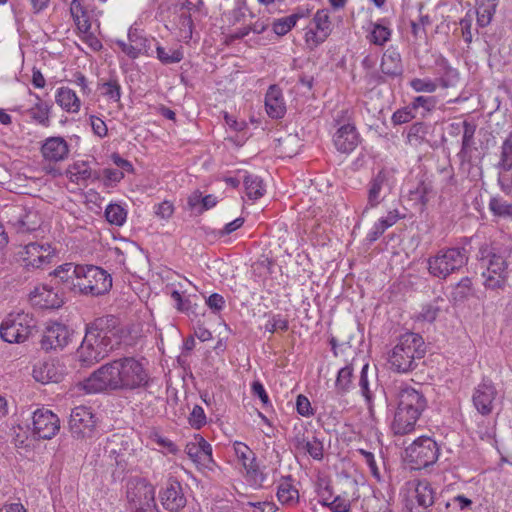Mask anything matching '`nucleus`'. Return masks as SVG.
<instances>
[{
  "instance_id": "obj_1",
  "label": "nucleus",
  "mask_w": 512,
  "mask_h": 512,
  "mask_svg": "<svg viewBox=\"0 0 512 512\" xmlns=\"http://www.w3.org/2000/svg\"><path fill=\"white\" fill-rule=\"evenodd\" d=\"M149 374L143 359L127 356L101 365L82 382L88 394L128 391L145 386Z\"/></svg>"
},
{
  "instance_id": "obj_2",
  "label": "nucleus",
  "mask_w": 512,
  "mask_h": 512,
  "mask_svg": "<svg viewBox=\"0 0 512 512\" xmlns=\"http://www.w3.org/2000/svg\"><path fill=\"white\" fill-rule=\"evenodd\" d=\"M165 27L180 42L192 39L194 20L200 9L188 0H154Z\"/></svg>"
},
{
  "instance_id": "obj_3",
  "label": "nucleus",
  "mask_w": 512,
  "mask_h": 512,
  "mask_svg": "<svg viewBox=\"0 0 512 512\" xmlns=\"http://www.w3.org/2000/svg\"><path fill=\"white\" fill-rule=\"evenodd\" d=\"M427 407L424 395L412 387H403L397 395V408L390 429L394 435L404 436L415 430L416 423Z\"/></svg>"
},
{
  "instance_id": "obj_4",
  "label": "nucleus",
  "mask_w": 512,
  "mask_h": 512,
  "mask_svg": "<svg viewBox=\"0 0 512 512\" xmlns=\"http://www.w3.org/2000/svg\"><path fill=\"white\" fill-rule=\"evenodd\" d=\"M425 355V343L421 335L406 332L397 338L387 354V362L394 372L408 373L417 366L416 361Z\"/></svg>"
},
{
  "instance_id": "obj_5",
  "label": "nucleus",
  "mask_w": 512,
  "mask_h": 512,
  "mask_svg": "<svg viewBox=\"0 0 512 512\" xmlns=\"http://www.w3.org/2000/svg\"><path fill=\"white\" fill-rule=\"evenodd\" d=\"M112 350L108 332L99 328L97 322L86 325L85 336L77 349V359L82 365L90 366L104 359Z\"/></svg>"
},
{
  "instance_id": "obj_6",
  "label": "nucleus",
  "mask_w": 512,
  "mask_h": 512,
  "mask_svg": "<svg viewBox=\"0 0 512 512\" xmlns=\"http://www.w3.org/2000/svg\"><path fill=\"white\" fill-rule=\"evenodd\" d=\"M481 275L486 289L502 290L508 279V263L504 252L495 248L481 249Z\"/></svg>"
},
{
  "instance_id": "obj_7",
  "label": "nucleus",
  "mask_w": 512,
  "mask_h": 512,
  "mask_svg": "<svg viewBox=\"0 0 512 512\" xmlns=\"http://www.w3.org/2000/svg\"><path fill=\"white\" fill-rule=\"evenodd\" d=\"M74 292L82 295L99 296L112 287L111 275L101 267L78 264Z\"/></svg>"
},
{
  "instance_id": "obj_8",
  "label": "nucleus",
  "mask_w": 512,
  "mask_h": 512,
  "mask_svg": "<svg viewBox=\"0 0 512 512\" xmlns=\"http://www.w3.org/2000/svg\"><path fill=\"white\" fill-rule=\"evenodd\" d=\"M467 262L468 255L464 248H442L435 255L429 257L428 271L433 277L446 279L464 267Z\"/></svg>"
},
{
  "instance_id": "obj_9",
  "label": "nucleus",
  "mask_w": 512,
  "mask_h": 512,
  "mask_svg": "<svg viewBox=\"0 0 512 512\" xmlns=\"http://www.w3.org/2000/svg\"><path fill=\"white\" fill-rule=\"evenodd\" d=\"M35 327L36 322L32 314L24 311L11 312L0 325V337L7 343H23Z\"/></svg>"
},
{
  "instance_id": "obj_10",
  "label": "nucleus",
  "mask_w": 512,
  "mask_h": 512,
  "mask_svg": "<svg viewBox=\"0 0 512 512\" xmlns=\"http://www.w3.org/2000/svg\"><path fill=\"white\" fill-rule=\"evenodd\" d=\"M126 498L131 512H159L155 503V488L144 478L128 480Z\"/></svg>"
},
{
  "instance_id": "obj_11",
  "label": "nucleus",
  "mask_w": 512,
  "mask_h": 512,
  "mask_svg": "<svg viewBox=\"0 0 512 512\" xmlns=\"http://www.w3.org/2000/svg\"><path fill=\"white\" fill-rule=\"evenodd\" d=\"M439 455L437 442L428 436L418 437L405 449L406 461L416 470L435 464Z\"/></svg>"
},
{
  "instance_id": "obj_12",
  "label": "nucleus",
  "mask_w": 512,
  "mask_h": 512,
  "mask_svg": "<svg viewBox=\"0 0 512 512\" xmlns=\"http://www.w3.org/2000/svg\"><path fill=\"white\" fill-rule=\"evenodd\" d=\"M57 256V248L49 242H30L19 252L20 261L27 270L45 269Z\"/></svg>"
},
{
  "instance_id": "obj_13",
  "label": "nucleus",
  "mask_w": 512,
  "mask_h": 512,
  "mask_svg": "<svg viewBox=\"0 0 512 512\" xmlns=\"http://www.w3.org/2000/svg\"><path fill=\"white\" fill-rule=\"evenodd\" d=\"M403 497L409 512H421L434 502V492L427 480H411L405 483Z\"/></svg>"
},
{
  "instance_id": "obj_14",
  "label": "nucleus",
  "mask_w": 512,
  "mask_h": 512,
  "mask_svg": "<svg viewBox=\"0 0 512 512\" xmlns=\"http://www.w3.org/2000/svg\"><path fill=\"white\" fill-rule=\"evenodd\" d=\"M350 116V110L343 109L335 118L339 128L333 135V143L337 151L345 154L353 152L360 143V134L355 125L351 123L341 124L342 121L349 120Z\"/></svg>"
},
{
  "instance_id": "obj_15",
  "label": "nucleus",
  "mask_w": 512,
  "mask_h": 512,
  "mask_svg": "<svg viewBox=\"0 0 512 512\" xmlns=\"http://www.w3.org/2000/svg\"><path fill=\"white\" fill-rule=\"evenodd\" d=\"M233 450L244 469L245 479L249 485L254 488L261 487L266 476L259 468L255 453L245 443L239 441L233 443Z\"/></svg>"
},
{
  "instance_id": "obj_16",
  "label": "nucleus",
  "mask_w": 512,
  "mask_h": 512,
  "mask_svg": "<svg viewBox=\"0 0 512 512\" xmlns=\"http://www.w3.org/2000/svg\"><path fill=\"white\" fill-rule=\"evenodd\" d=\"M332 22L328 9H320L314 14L310 25L306 27L304 40L309 49H314L330 36Z\"/></svg>"
},
{
  "instance_id": "obj_17",
  "label": "nucleus",
  "mask_w": 512,
  "mask_h": 512,
  "mask_svg": "<svg viewBox=\"0 0 512 512\" xmlns=\"http://www.w3.org/2000/svg\"><path fill=\"white\" fill-rule=\"evenodd\" d=\"M73 331L64 323L58 321L49 322L44 330L41 347L49 350H62L72 340Z\"/></svg>"
},
{
  "instance_id": "obj_18",
  "label": "nucleus",
  "mask_w": 512,
  "mask_h": 512,
  "mask_svg": "<svg viewBox=\"0 0 512 512\" xmlns=\"http://www.w3.org/2000/svg\"><path fill=\"white\" fill-rule=\"evenodd\" d=\"M60 430V420L51 410L39 408L32 414V431L39 439H52Z\"/></svg>"
},
{
  "instance_id": "obj_19",
  "label": "nucleus",
  "mask_w": 512,
  "mask_h": 512,
  "mask_svg": "<svg viewBox=\"0 0 512 512\" xmlns=\"http://www.w3.org/2000/svg\"><path fill=\"white\" fill-rule=\"evenodd\" d=\"M185 453L193 463L201 469L212 470L215 465L212 456V447L200 434H195L193 438L187 442Z\"/></svg>"
},
{
  "instance_id": "obj_20",
  "label": "nucleus",
  "mask_w": 512,
  "mask_h": 512,
  "mask_svg": "<svg viewBox=\"0 0 512 512\" xmlns=\"http://www.w3.org/2000/svg\"><path fill=\"white\" fill-rule=\"evenodd\" d=\"M32 374L42 384L57 383L65 375V367L57 359H43L34 364Z\"/></svg>"
},
{
  "instance_id": "obj_21",
  "label": "nucleus",
  "mask_w": 512,
  "mask_h": 512,
  "mask_svg": "<svg viewBox=\"0 0 512 512\" xmlns=\"http://www.w3.org/2000/svg\"><path fill=\"white\" fill-rule=\"evenodd\" d=\"M159 499L164 509L170 512L183 509L187 502L180 482L172 478L159 491Z\"/></svg>"
},
{
  "instance_id": "obj_22",
  "label": "nucleus",
  "mask_w": 512,
  "mask_h": 512,
  "mask_svg": "<svg viewBox=\"0 0 512 512\" xmlns=\"http://www.w3.org/2000/svg\"><path fill=\"white\" fill-rule=\"evenodd\" d=\"M96 425V418L91 408L86 406L75 407L69 419V428L73 435L85 437L92 433Z\"/></svg>"
},
{
  "instance_id": "obj_23",
  "label": "nucleus",
  "mask_w": 512,
  "mask_h": 512,
  "mask_svg": "<svg viewBox=\"0 0 512 512\" xmlns=\"http://www.w3.org/2000/svg\"><path fill=\"white\" fill-rule=\"evenodd\" d=\"M31 304L40 309H57L63 304V297L48 285H38L29 294Z\"/></svg>"
},
{
  "instance_id": "obj_24",
  "label": "nucleus",
  "mask_w": 512,
  "mask_h": 512,
  "mask_svg": "<svg viewBox=\"0 0 512 512\" xmlns=\"http://www.w3.org/2000/svg\"><path fill=\"white\" fill-rule=\"evenodd\" d=\"M496 395L494 385L484 381L475 388L472 396L473 405L480 414L488 415L493 411Z\"/></svg>"
},
{
  "instance_id": "obj_25",
  "label": "nucleus",
  "mask_w": 512,
  "mask_h": 512,
  "mask_svg": "<svg viewBox=\"0 0 512 512\" xmlns=\"http://www.w3.org/2000/svg\"><path fill=\"white\" fill-rule=\"evenodd\" d=\"M70 146L61 136L48 137L41 146V154L48 162H61L68 158Z\"/></svg>"
},
{
  "instance_id": "obj_26",
  "label": "nucleus",
  "mask_w": 512,
  "mask_h": 512,
  "mask_svg": "<svg viewBox=\"0 0 512 512\" xmlns=\"http://www.w3.org/2000/svg\"><path fill=\"white\" fill-rule=\"evenodd\" d=\"M265 109L269 117L281 119L286 113V104L281 89L271 85L265 95Z\"/></svg>"
},
{
  "instance_id": "obj_27",
  "label": "nucleus",
  "mask_w": 512,
  "mask_h": 512,
  "mask_svg": "<svg viewBox=\"0 0 512 512\" xmlns=\"http://www.w3.org/2000/svg\"><path fill=\"white\" fill-rule=\"evenodd\" d=\"M56 104L66 113L77 114L81 110L82 102L77 93L70 87L62 86L55 91Z\"/></svg>"
},
{
  "instance_id": "obj_28",
  "label": "nucleus",
  "mask_w": 512,
  "mask_h": 512,
  "mask_svg": "<svg viewBox=\"0 0 512 512\" xmlns=\"http://www.w3.org/2000/svg\"><path fill=\"white\" fill-rule=\"evenodd\" d=\"M41 216L36 210H21L15 219H10V223L18 233H26L36 230L41 224Z\"/></svg>"
},
{
  "instance_id": "obj_29",
  "label": "nucleus",
  "mask_w": 512,
  "mask_h": 512,
  "mask_svg": "<svg viewBox=\"0 0 512 512\" xmlns=\"http://www.w3.org/2000/svg\"><path fill=\"white\" fill-rule=\"evenodd\" d=\"M436 64L438 77L435 79L438 81V87L444 89L456 87L460 81L459 71L452 67L445 58H440Z\"/></svg>"
},
{
  "instance_id": "obj_30",
  "label": "nucleus",
  "mask_w": 512,
  "mask_h": 512,
  "mask_svg": "<svg viewBox=\"0 0 512 512\" xmlns=\"http://www.w3.org/2000/svg\"><path fill=\"white\" fill-rule=\"evenodd\" d=\"M403 216L398 209H392L385 216L380 217L367 233V240L375 242L387 229L395 225Z\"/></svg>"
},
{
  "instance_id": "obj_31",
  "label": "nucleus",
  "mask_w": 512,
  "mask_h": 512,
  "mask_svg": "<svg viewBox=\"0 0 512 512\" xmlns=\"http://www.w3.org/2000/svg\"><path fill=\"white\" fill-rule=\"evenodd\" d=\"M296 449L308 453L313 459L321 460L323 458V443L316 437H305L304 435H297L294 438Z\"/></svg>"
},
{
  "instance_id": "obj_32",
  "label": "nucleus",
  "mask_w": 512,
  "mask_h": 512,
  "mask_svg": "<svg viewBox=\"0 0 512 512\" xmlns=\"http://www.w3.org/2000/svg\"><path fill=\"white\" fill-rule=\"evenodd\" d=\"M366 32L368 42L377 46H383L388 42L392 33L391 29L384 24V20L376 23L370 22L366 28Z\"/></svg>"
},
{
  "instance_id": "obj_33",
  "label": "nucleus",
  "mask_w": 512,
  "mask_h": 512,
  "mask_svg": "<svg viewBox=\"0 0 512 512\" xmlns=\"http://www.w3.org/2000/svg\"><path fill=\"white\" fill-rule=\"evenodd\" d=\"M387 186V175L384 171H380L369 183L368 188V207H377L383 197L381 195L384 188Z\"/></svg>"
},
{
  "instance_id": "obj_34",
  "label": "nucleus",
  "mask_w": 512,
  "mask_h": 512,
  "mask_svg": "<svg viewBox=\"0 0 512 512\" xmlns=\"http://www.w3.org/2000/svg\"><path fill=\"white\" fill-rule=\"evenodd\" d=\"M277 498L284 505H295L299 500V492L290 477L283 478L277 487Z\"/></svg>"
},
{
  "instance_id": "obj_35",
  "label": "nucleus",
  "mask_w": 512,
  "mask_h": 512,
  "mask_svg": "<svg viewBox=\"0 0 512 512\" xmlns=\"http://www.w3.org/2000/svg\"><path fill=\"white\" fill-rule=\"evenodd\" d=\"M70 12L81 34L92 31V24L89 20L87 12L79 0H72L70 4Z\"/></svg>"
},
{
  "instance_id": "obj_36",
  "label": "nucleus",
  "mask_w": 512,
  "mask_h": 512,
  "mask_svg": "<svg viewBox=\"0 0 512 512\" xmlns=\"http://www.w3.org/2000/svg\"><path fill=\"white\" fill-rule=\"evenodd\" d=\"M68 179L76 184H84L92 176L89 164L85 161H76L66 170Z\"/></svg>"
},
{
  "instance_id": "obj_37",
  "label": "nucleus",
  "mask_w": 512,
  "mask_h": 512,
  "mask_svg": "<svg viewBox=\"0 0 512 512\" xmlns=\"http://www.w3.org/2000/svg\"><path fill=\"white\" fill-rule=\"evenodd\" d=\"M77 270L78 265L64 263L56 267L51 274L74 292V285L78 274Z\"/></svg>"
},
{
  "instance_id": "obj_38",
  "label": "nucleus",
  "mask_w": 512,
  "mask_h": 512,
  "mask_svg": "<svg viewBox=\"0 0 512 512\" xmlns=\"http://www.w3.org/2000/svg\"><path fill=\"white\" fill-rule=\"evenodd\" d=\"M35 97L37 102L28 109V116L37 124L48 127L50 125V106L43 102L38 95Z\"/></svg>"
},
{
  "instance_id": "obj_39",
  "label": "nucleus",
  "mask_w": 512,
  "mask_h": 512,
  "mask_svg": "<svg viewBox=\"0 0 512 512\" xmlns=\"http://www.w3.org/2000/svg\"><path fill=\"white\" fill-rule=\"evenodd\" d=\"M477 23L481 27L487 26L496 11L497 0H476Z\"/></svg>"
},
{
  "instance_id": "obj_40",
  "label": "nucleus",
  "mask_w": 512,
  "mask_h": 512,
  "mask_svg": "<svg viewBox=\"0 0 512 512\" xmlns=\"http://www.w3.org/2000/svg\"><path fill=\"white\" fill-rule=\"evenodd\" d=\"M101 94L110 102L118 103L121 100L122 88L117 77L112 76L99 84Z\"/></svg>"
},
{
  "instance_id": "obj_41",
  "label": "nucleus",
  "mask_w": 512,
  "mask_h": 512,
  "mask_svg": "<svg viewBox=\"0 0 512 512\" xmlns=\"http://www.w3.org/2000/svg\"><path fill=\"white\" fill-rule=\"evenodd\" d=\"M244 188L246 196L250 200H257L261 198L266 189L262 179L259 176L247 174L244 177Z\"/></svg>"
},
{
  "instance_id": "obj_42",
  "label": "nucleus",
  "mask_w": 512,
  "mask_h": 512,
  "mask_svg": "<svg viewBox=\"0 0 512 512\" xmlns=\"http://www.w3.org/2000/svg\"><path fill=\"white\" fill-rule=\"evenodd\" d=\"M381 70L387 75H399L402 71L400 54L395 51L384 53L381 61Z\"/></svg>"
},
{
  "instance_id": "obj_43",
  "label": "nucleus",
  "mask_w": 512,
  "mask_h": 512,
  "mask_svg": "<svg viewBox=\"0 0 512 512\" xmlns=\"http://www.w3.org/2000/svg\"><path fill=\"white\" fill-rule=\"evenodd\" d=\"M156 57L164 65L179 63L184 58L182 47L165 48L161 45L156 46Z\"/></svg>"
},
{
  "instance_id": "obj_44",
  "label": "nucleus",
  "mask_w": 512,
  "mask_h": 512,
  "mask_svg": "<svg viewBox=\"0 0 512 512\" xmlns=\"http://www.w3.org/2000/svg\"><path fill=\"white\" fill-rule=\"evenodd\" d=\"M127 209L117 203H110L105 209L106 220L114 226L121 227L127 220Z\"/></svg>"
},
{
  "instance_id": "obj_45",
  "label": "nucleus",
  "mask_w": 512,
  "mask_h": 512,
  "mask_svg": "<svg viewBox=\"0 0 512 512\" xmlns=\"http://www.w3.org/2000/svg\"><path fill=\"white\" fill-rule=\"evenodd\" d=\"M305 15V12L301 11L276 20L273 24L274 33L279 36L287 34L296 25L297 21Z\"/></svg>"
},
{
  "instance_id": "obj_46",
  "label": "nucleus",
  "mask_w": 512,
  "mask_h": 512,
  "mask_svg": "<svg viewBox=\"0 0 512 512\" xmlns=\"http://www.w3.org/2000/svg\"><path fill=\"white\" fill-rule=\"evenodd\" d=\"M318 502L323 506H328L331 509H338V502L341 501L339 497H334L332 489L328 484L319 483L317 486Z\"/></svg>"
},
{
  "instance_id": "obj_47",
  "label": "nucleus",
  "mask_w": 512,
  "mask_h": 512,
  "mask_svg": "<svg viewBox=\"0 0 512 512\" xmlns=\"http://www.w3.org/2000/svg\"><path fill=\"white\" fill-rule=\"evenodd\" d=\"M409 86L416 93H429L432 94L438 89V81L430 77L412 78L409 81Z\"/></svg>"
},
{
  "instance_id": "obj_48",
  "label": "nucleus",
  "mask_w": 512,
  "mask_h": 512,
  "mask_svg": "<svg viewBox=\"0 0 512 512\" xmlns=\"http://www.w3.org/2000/svg\"><path fill=\"white\" fill-rule=\"evenodd\" d=\"M368 369H369L368 364L363 365V367L361 369V373H360V378H359V387H360V392L365 399L369 414L371 416V415H373L374 411H373L372 393L369 388V380H368V375H367Z\"/></svg>"
},
{
  "instance_id": "obj_49",
  "label": "nucleus",
  "mask_w": 512,
  "mask_h": 512,
  "mask_svg": "<svg viewBox=\"0 0 512 512\" xmlns=\"http://www.w3.org/2000/svg\"><path fill=\"white\" fill-rule=\"evenodd\" d=\"M353 369L351 366H345L338 371L335 381V387L341 394L347 393L353 385Z\"/></svg>"
},
{
  "instance_id": "obj_50",
  "label": "nucleus",
  "mask_w": 512,
  "mask_h": 512,
  "mask_svg": "<svg viewBox=\"0 0 512 512\" xmlns=\"http://www.w3.org/2000/svg\"><path fill=\"white\" fill-rule=\"evenodd\" d=\"M124 176L123 171L106 167L100 172L98 178L106 188H114L122 181Z\"/></svg>"
},
{
  "instance_id": "obj_51",
  "label": "nucleus",
  "mask_w": 512,
  "mask_h": 512,
  "mask_svg": "<svg viewBox=\"0 0 512 512\" xmlns=\"http://www.w3.org/2000/svg\"><path fill=\"white\" fill-rule=\"evenodd\" d=\"M497 168L502 171H510L512 169V134H510L502 143L500 160Z\"/></svg>"
},
{
  "instance_id": "obj_52",
  "label": "nucleus",
  "mask_w": 512,
  "mask_h": 512,
  "mask_svg": "<svg viewBox=\"0 0 512 512\" xmlns=\"http://www.w3.org/2000/svg\"><path fill=\"white\" fill-rule=\"evenodd\" d=\"M488 206L495 216L512 217V203L507 202L500 196L491 197Z\"/></svg>"
},
{
  "instance_id": "obj_53",
  "label": "nucleus",
  "mask_w": 512,
  "mask_h": 512,
  "mask_svg": "<svg viewBox=\"0 0 512 512\" xmlns=\"http://www.w3.org/2000/svg\"><path fill=\"white\" fill-rule=\"evenodd\" d=\"M476 131L475 124L464 121L463 122V136H462V147L461 151L459 152V157L464 160L467 157L468 151L473 144V138Z\"/></svg>"
},
{
  "instance_id": "obj_54",
  "label": "nucleus",
  "mask_w": 512,
  "mask_h": 512,
  "mask_svg": "<svg viewBox=\"0 0 512 512\" xmlns=\"http://www.w3.org/2000/svg\"><path fill=\"white\" fill-rule=\"evenodd\" d=\"M188 422L190 426L194 429H200L207 423V417L204 412V409L199 406L195 405L190 412V415L188 417Z\"/></svg>"
},
{
  "instance_id": "obj_55",
  "label": "nucleus",
  "mask_w": 512,
  "mask_h": 512,
  "mask_svg": "<svg viewBox=\"0 0 512 512\" xmlns=\"http://www.w3.org/2000/svg\"><path fill=\"white\" fill-rule=\"evenodd\" d=\"M288 321L282 315H272L265 324V330L274 333L276 331H286Z\"/></svg>"
},
{
  "instance_id": "obj_56",
  "label": "nucleus",
  "mask_w": 512,
  "mask_h": 512,
  "mask_svg": "<svg viewBox=\"0 0 512 512\" xmlns=\"http://www.w3.org/2000/svg\"><path fill=\"white\" fill-rule=\"evenodd\" d=\"M472 293V280L469 277L462 278L455 290H454V299L456 300H464Z\"/></svg>"
},
{
  "instance_id": "obj_57",
  "label": "nucleus",
  "mask_w": 512,
  "mask_h": 512,
  "mask_svg": "<svg viewBox=\"0 0 512 512\" xmlns=\"http://www.w3.org/2000/svg\"><path fill=\"white\" fill-rule=\"evenodd\" d=\"M156 217L162 220H169L174 213V205L168 200H164L153 207Z\"/></svg>"
},
{
  "instance_id": "obj_58",
  "label": "nucleus",
  "mask_w": 512,
  "mask_h": 512,
  "mask_svg": "<svg viewBox=\"0 0 512 512\" xmlns=\"http://www.w3.org/2000/svg\"><path fill=\"white\" fill-rule=\"evenodd\" d=\"M436 98L433 96H417L411 102L410 106L414 110L423 108L426 111H431L436 106Z\"/></svg>"
},
{
  "instance_id": "obj_59",
  "label": "nucleus",
  "mask_w": 512,
  "mask_h": 512,
  "mask_svg": "<svg viewBox=\"0 0 512 512\" xmlns=\"http://www.w3.org/2000/svg\"><path fill=\"white\" fill-rule=\"evenodd\" d=\"M359 453L362 455L363 460H364L365 464L368 466L372 476L377 481H381V474L378 469L374 454L372 452H369V451H366L363 449L359 450Z\"/></svg>"
},
{
  "instance_id": "obj_60",
  "label": "nucleus",
  "mask_w": 512,
  "mask_h": 512,
  "mask_svg": "<svg viewBox=\"0 0 512 512\" xmlns=\"http://www.w3.org/2000/svg\"><path fill=\"white\" fill-rule=\"evenodd\" d=\"M414 117V111L409 105L395 111L392 115V121L395 124H404L410 122Z\"/></svg>"
},
{
  "instance_id": "obj_61",
  "label": "nucleus",
  "mask_w": 512,
  "mask_h": 512,
  "mask_svg": "<svg viewBox=\"0 0 512 512\" xmlns=\"http://www.w3.org/2000/svg\"><path fill=\"white\" fill-rule=\"evenodd\" d=\"M93 133L99 138H104L108 134V128L103 119L98 116L91 115L89 118Z\"/></svg>"
},
{
  "instance_id": "obj_62",
  "label": "nucleus",
  "mask_w": 512,
  "mask_h": 512,
  "mask_svg": "<svg viewBox=\"0 0 512 512\" xmlns=\"http://www.w3.org/2000/svg\"><path fill=\"white\" fill-rule=\"evenodd\" d=\"M116 44L120 47L123 53L128 57L135 59L145 50L139 44L125 43L123 40H117Z\"/></svg>"
},
{
  "instance_id": "obj_63",
  "label": "nucleus",
  "mask_w": 512,
  "mask_h": 512,
  "mask_svg": "<svg viewBox=\"0 0 512 512\" xmlns=\"http://www.w3.org/2000/svg\"><path fill=\"white\" fill-rule=\"evenodd\" d=\"M296 410L303 417L314 415V410L309 399L304 395H298L296 399Z\"/></svg>"
},
{
  "instance_id": "obj_64",
  "label": "nucleus",
  "mask_w": 512,
  "mask_h": 512,
  "mask_svg": "<svg viewBox=\"0 0 512 512\" xmlns=\"http://www.w3.org/2000/svg\"><path fill=\"white\" fill-rule=\"evenodd\" d=\"M439 313V308L434 304L424 305L419 313L418 319L433 322Z\"/></svg>"
}]
</instances>
